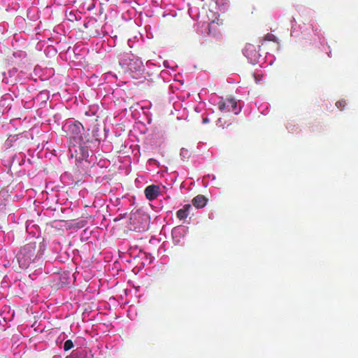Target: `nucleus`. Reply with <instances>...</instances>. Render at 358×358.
Wrapping results in <instances>:
<instances>
[{
  "mask_svg": "<svg viewBox=\"0 0 358 358\" xmlns=\"http://www.w3.org/2000/svg\"><path fill=\"white\" fill-rule=\"evenodd\" d=\"M43 245L41 242H26L17 255L20 266L22 268H28L37 258H40L43 255Z\"/></svg>",
  "mask_w": 358,
  "mask_h": 358,
  "instance_id": "f257e3e1",
  "label": "nucleus"
},
{
  "mask_svg": "<svg viewBox=\"0 0 358 358\" xmlns=\"http://www.w3.org/2000/svg\"><path fill=\"white\" fill-rule=\"evenodd\" d=\"M218 108L220 111L234 112V114H238L239 112L237 110V101L233 98L228 99L226 101H220Z\"/></svg>",
  "mask_w": 358,
  "mask_h": 358,
  "instance_id": "f03ea898",
  "label": "nucleus"
},
{
  "mask_svg": "<svg viewBox=\"0 0 358 358\" xmlns=\"http://www.w3.org/2000/svg\"><path fill=\"white\" fill-rule=\"evenodd\" d=\"M69 133L72 135L74 138H78V141L83 140V131L84 128L81 123L75 122L69 125Z\"/></svg>",
  "mask_w": 358,
  "mask_h": 358,
  "instance_id": "7ed1b4c3",
  "label": "nucleus"
},
{
  "mask_svg": "<svg viewBox=\"0 0 358 358\" xmlns=\"http://www.w3.org/2000/svg\"><path fill=\"white\" fill-rule=\"evenodd\" d=\"M144 193L147 199L154 200L159 194V187L155 185H149L145 189Z\"/></svg>",
  "mask_w": 358,
  "mask_h": 358,
  "instance_id": "20e7f679",
  "label": "nucleus"
},
{
  "mask_svg": "<svg viewBox=\"0 0 358 358\" xmlns=\"http://www.w3.org/2000/svg\"><path fill=\"white\" fill-rule=\"evenodd\" d=\"M192 206L190 204H185L182 208L179 209L176 212L177 217L180 220H185L189 215Z\"/></svg>",
  "mask_w": 358,
  "mask_h": 358,
  "instance_id": "39448f33",
  "label": "nucleus"
},
{
  "mask_svg": "<svg viewBox=\"0 0 358 358\" xmlns=\"http://www.w3.org/2000/svg\"><path fill=\"white\" fill-rule=\"evenodd\" d=\"M207 201L208 199L201 194L197 195L192 201L193 206L196 208H203L206 205Z\"/></svg>",
  "mask_w": 358,
  "mask_h": 358,
  "instance_id": "423d86ee",
  "label": "nucleus"
},
{
  "mask_svg": "<svg viewBox=\"0 0 358 358\" xmlns=\"http://www.w3.org/2000/svg\"><path fill=\"white\" fill-rule=\"evenodd\" d=\"M73 348V343L71 340H67L64 344V350L68 351Z\"/></svg>",
  "mask_w": 358,
  "mask_h": 358,
  "instance_id": "0eeeda50",
  "label": "nucleus"
},
{
  "mask_svg": "<svg viewBox=\"0 0 358 358\" xmlns=\"http://www.w3.org/2000/svg\"><path fill=\"white\" fill-rule=\"evenodd\" d=\"M346 105V102L345 100H339L336 103V107L341 110H343Z\"/></svg>",
  "mask_w": 358,
  "mask_h": 358,
  "instance_id": "6e6552de",
  "label": "nucleus"
},
{
  "mask_svg": "<svg viewBox=\"0 0 358 358\" xmlns=\"http://www.w3.org/2000/svg\"><path fill=\"white\" fill-rule=\"evenodd\" d=\"M208 121V120L207 118H205V119L203 120V122L204 123L207 122Z\"/></svg>",
  "mask_w": 358,
  "mask_h": 358,
  "instance_id": "1a4fd4ad",
  "label": "nucleus"
}]
</instances>
